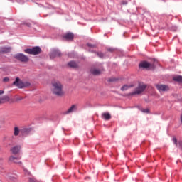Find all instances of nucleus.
<instances>
[{
  "label": "nucleus",
  "mask_w": 182,
  "mask_h": 182,
  "mask_svg": "<svg viewBox=\"0 0 182 182\" xmlns=\"http://www.w3.org/2000/svg\"><path fill=\"white\" fill-rule=\"evenodd\" d=\"M51 92L53 95L62 97L65 96V91H63V85L58 80H54L51 83Z\"/></svg>",
  "instance_id": "nucleus-1"
},
{
  "label": "nucleus",
  "mask_w": 182,
  "mask_h": 182,
  "mask_svg": "<svg viewBox=\"0 0 182 182\" xmlns=\"http://www.w3.org/2000/svg\"><path fill=\"white\" fill-rule=\"evenodd\" d=\"M13 85L16 86L18 89H23V87H29V86H31V82H23L19 79V77H16L15 81L13 82Z\"/></svg>",
  "instance_id": "nucleus-2"
},
{
  "label": "nucleus",
  "mask_w": 182,
  "mask_h": 182,
  "mask_svg": "<svg viewBox=\"0 0 182 182\" xmlns=\"http://www.w3.org/2000/svg\"><path fill=\"white\" fill-rule=\"evenodd\" d=\"M25 53H28V55H39L41 52H42V49L40 48L39 46H36L33 48H27L24 50Z\"/></svg>",
  "instance_id": "nucleus-3"
},
{
  "label": "nucleus",
  "mask_w": 182,
  "mask_h": 182,
  "mask_svg": "<svg viewBox=\"0 0 182 182\" xmlns=\"http://www.w3.org/2000/svg\"><path fill=\"white\" fill-rule=\"evenodd\" d=\"M14 58L23 63H28V62H29V57L25 55L23 53H17L14 55Z\"/></svg>",
  "instance_id": "nucleus-4"
},
{
  "label": "nucleus",
  "mask_w": 182,
  "mask_h": 182,
  "mask_svg": "<svg viewBox=\"0 0 182 182\" xmlns=\"http://www.w3.org/2000/svg\"><path fill=\"white\" fill-rule=\"evenodd\" d=\"M146 87L147 86L145 84L140 83L136 89H135V92H133L130 95L133 96L134 95H140L143 93L144 90H146Z\"/></svg>",
  "instance_id": "nucleus-5"
},
{
  "label": "nucleus",
  "mask_w": 182,
  "mask_h": 182,
  "mask_svg": "<svg viewBox=\"0 0 182 182\" xmlns=\"http://www.w3.org/2000/svg\"><path fill=\"white\" fill-rule=\"evenodd\" d=\"M139 68H144V69H154V65L147 61L140 63Z\"/></svg>",
  "instance_id": "nucleus-6"
},
{
  "label": "nucleus",
  "mask_w": 182,
  "mask_h": 182,
  "mask_svg": "<svg viewBox=\"0 0 182 182\" xmlns=\"http://www.w3.org/2000/svg\"><path fill=\"white\" fill-rule=\"evenodd\" d=\"M156 87L158 89L159 92H168V90H170V87L166 85L157 84Z\"/></svg>",
  "instance_id": "nucleus-7"
},
{
  "label": "nucleus",
  "mask_w": 182,
  "mask_h": 182,
  "mask_svg": "<svg viewBox=\"0 0 182 182\" xmlns=\"http://www.w3.org/2000/svg\"><path fill=\"white\" fill-rule=\"evenodd\" d=\"M21 158L15 157L14 156H11L9 159L10 163H14L15 164H18V166H22V162H21Z\"/></svg>",
  "instance_id": "nucleus-8"
},
{
  "label": "nucleus",
  "mask_w": 182,
  "mask_h": 182,
  "mask_svg": "<svg viewBox=\"0 0 182 182\" xmlns=\"http://www.w3.org/2000/svg\"><path fill=\"white\" fill-rule=\"evenodd\" d=\"M57 56H62V53H60L59 50H53L50 54V59H55Z\"/></svg>",
  "instance_id": "nucleus-9"
},
{
  "label": "nucleus",
  "mask_w": 182,
  "mask_h": 182,
  "mask_svg": "<svg viewBox=\"0 0 182 182\" xmlns=\"http://www.w3.org/2000/svg\"><path fill=\"white\" fill-rule=\"evenodd\" d=\"M77 109V105H73L66 112H64V114H69L70 113H73Z\"/></svg>",
  "instance_id": "nucleus-10"
},
{
  "label": "nucleus",
  "mask_w": 182,
  "mask_h": 182,
  "mask_svg": "<svg viewBox=\"0 0 182 182\" xmlns=\"http://www.w3.org/2000/svg\"><path fill=\"white\" fill-rule=\"evenodd\" d=\"M10 151H11L12 154H18V153L21 151V146H16L12 147L10 149Z\"/></svg>",
  "instance_id": "nucleus-11"
},
{
  "label": "nucleus",
  "mask_w": 182,
  "mask_h": 182,
  "mask_svg": "<svg viewBox=\"0 0 182 182\" xmlns=\"http://www.w3.org/2000/svg\"><path fill=\"white\" fill-rule=\"evenodd\" d=\"M90 73H92V75H94V76H99V75L102 73V70L91 68Z\"/></svg>",
  "instance_id": "nucleus-12"
},
{
  "label": "nucleus",
  "mask_w": 182,
  "mask_h": 182,
  "mask_svg": "<svg viewBox=\"0 0 182 182\" xmlns=\"http://www.w3.org/2000/svg\"><path fill=\"white\" fill-rule=\"evenodd\" d=\"M73 38H75V35L72 33H68L63 36V38L66 41H73Z\"/></svg>",
  "instance_id": "nucleus-13"
},
{
  "label": "nucleus",
  "mask_w": 182,
  "mask_h": 182,
  "mask_svg": "<svg viewBox=\"0 0 182 182\" xmlns=\"http://www.w3.org/2000/svg\"><path fill=\"white\" fill-rule=\"evenodd\" d=\"M102 119H104V120H110L112 119V115H110V113L109 112H104L101 114Z\"/></svg>",
  "instance_id": "nucleus-14"
},
{
  "label": "nucleus",
  "mask_w": 182,
  "mask_h": 182,
  "mask_svg": "<svg viewBox=\"0 0 182 182\" xmlns=\"http://www.w3.org/2000/svg\"><path fill=\"white\" fill-rule=\"evenodd\" d=\"M68 65L70 68H73V69L79 68V65L75 61H70Z\"/></svg>",
  "instance_id": "nucleus-15"
},
{
  "label": "nucleus",
  "mask_w": 182,
  "mask_h": 182,
  "mask_svg": "<svg viewBox=\"0 0 182 182\" xmlns=\"http://www.w3.org/2000/svg\"><path fill=\"white\" fill-rule=\"evenodd\" d=\"M12 48L11 47H2L1 50V53H9Z\"/></svg>",
  "instance_id": "nucleus-16"
},
{
  "label": "nucleus",
  "mask_w": 182,
  "mask_h": 182,
  "mask_svg": "<svg viewBox=\"0 0 182 182\" xmlns=\"http://www.w3.org/2000/svg\"><path fill=\"white\" fill-rule=\"evenodd\" d=\"M6 177L9 180V181L16 182V177L11 176V173H7L6 175Z\"/></svg>",
  "instance_id": "nucleus-17"
},
{
  "label": "nucleus",
  "mask_w": 182,
  "mask_h": 182,
  "mask_svg": "<svg viewBox=\"0 0 182 182\" xmlns=\"http://www.w3.org/2000/svg\"><path fill=\"white\" fill-rule=\"evenodd\" d=\"M173 80L174 82H178L179 83H182V76L181 75H177L173 77Z\"/></svg>",
  "instance_id": "nucleus-18"
},
{
  "label": "nucleus",
  "mask_w": 182,
  "mask_h": 182,
  "mask_svg": "<svg viewBox=\"0 0 182 182\" xmlns=\"http://www.w3.org/2000/svg\"><path fill=\"white\" fill-rule=\"evenodd\" d=\"M6 102H9V97L3 96L1 98V103H6Z\"/></svg>",
  "instance_id": "nucleus-19"
},
{
  "label": "nucleus",
  "mask_w": 182,
  "mask_h": 182,
  "mask_svg": "<svg viewBox=\"0 0 182 182\" xmlns=\"http://www.w3.org/2000/svg\"><path fill=\"white\" fill-rule=\"evenodd\" d=\"M20 132H21V131L19 130V127H14V134L15 136H18Z\"/></svg>",
  "instance_id": "nucleus-20"
},
{
  "label": "nucleus",
  "mask_w": 182,
  "mask_h": 182,
  "mask_svg": "<svg viewBox=\"0 0 182 182\" xmlns=\"http://www.w3.org/2000/svg\"><path fill=\"white\" fill-rule=\"evenodd\" d=\"M133 86H132V85H124V86H122V87H121V90L122 91V92H124V90H127V89H130V87H132Z\"/></svg>",
  "instance_id": "nucleus-21"
},
{
  "label": "nucleus",
  "mask_w": 182,
  "mask_h": 182,
  "mask_svg": "<svg viewBox=\"0 0 182 182\" xmlns=\"http://www.w3.org/2000/svg\"><path fill=\"white\" fill-rule=\"evenodd\" d=\"M30 132H31V129L28 128H23V129H21V133L23 134H28Z\"/></svg>",
  "instance_id": "nucleus-22"
},
{
  "label": "nucleus",
  "mask_w": 182,
  "mask_h": 182,
  "mask_svg": "<svg viewBox=\"0 0 182 182\" xmlns=\"http://www.w3.org/2000/svg\"><path fill=\"white\" fill-rule=\"evenodd\" d=\"M87 46H88V48H90V49H95L96 48V45L90 43H87Z\"/></svg>",
  "instance_id": "nucleus-23"
},
{
  "label": "nucleus",
  "mask_w": 182,
  "mask_h": 182,
  "mask_svg": "<svg viewBox=\"0 0 182 182\" xmlns=\"http://www.w3.org/2000/svg\"><path fill=\"white\" fill-rule=\"evenodd\" d=\"M141 112L143 113H150V109H141Z\"/></svg>",
  "instance_id": "nucleus-24"
},
{
  "label": "nucleus",
  "mask_w": 182,
  "mask_h": 182,
  "mask_svg": "<svg viewBox=\"0 0 182 182\" xmlns=\"http://www.w3.org/2000/svg\"><path fill=\"white\" fill-rule=\"evenodd\" d=\"M3 82H4V83H7V82H9V77H4V78L3 79Z\"/></svg>",
  "instance_id": "nucleus-25"
},
{
  "label": "nucleus",
  "mask_w": 182,
  "mask_h": 182,
  "mask_svg": "<svg viewBox=\"0 0 182 182\" xmlns=\"http://www.w3.org/2000/svg\"><path fill=\"white\" fill-rule=\"evenodd\" d=\"M28 182H36V180L35 178H29Z\"/></svg>",
  "instance_id": "nucleus-26"
},
{
  "label": "nucleus",
  "mask_w": 182,
  "mask_h": 182,
  "mask_svg": "<svg viewBox=\"0 0 182 182\" xmlns=\"http://www.w3.org/2000/svg\"><path fill=\"white\" fill-rule=\"evenodd\" d=\"M97 56H99V58H103L104 55L102 53H97Z\"/></svg>",
  "instance_id": "nucleus-27"
},
{
  "label": "nucleus",
  "mask_w": 182,
  "mask_h": 182,
  "mask_svg": "<svg viewBox=\"0 0 182 182\" xmlns=\"http://www.w3.org/2000/svg\"><path fill=\"white\" fill-rule=\"evenodd\" d=\"M122 5H127V1H122Z\"/></svg>",
  "instance_id": "nucleus-28"
},
{
  "label": "nucleus",
  "mask_w": 182,
  "mask_h": 182,
  "mask_svg": "<svg viewBox=\"0 0 182 182\" xmlns=\"http://www.w3.org/2000/svg\"><path fill=\"white\" fill-rule=\"evenodd\" d=\"M16 100H22V97H18L16 99Z\"/></svg>",
  "instance_id": "nucleus-29"
},
{
  "label": "nucleus",
  "mask_w": 182,
  "mask_h": 182,
  "mask_svg": "<svg viewBox=\"0 0 182 182\" xmlns=\"http://www.w3.org/2000/svg\"><path fill=\"white\" fill-rule=\"evenodd\" d=\"M3 93H4V91H1V95H3Z\"/></svg>",
  "instance_id": "nucleus-30"
},
{
  "label": "nucleus",
  "mask_w": 182,
  "mask_h": 182,
  "mask_svg": "<svg viewBox=\"0 0 182 182\" xmlns=\"http://www.w3.org/2000/svg\"><path fill=\"white\" fill-rule=\"evenodd\" d=\"M108 50H109V52H112V49H108Z\"/></svg>",
  "instance_id": "nucleus-31"
},
{
  "label": "nucleus",
  "mask_w": 182,
  "mask_h": 182,
  "mask_svg": "<svg viewBox=\"0 0 182 182\" xmlns=\"http://www.w3.org/2000/svg\"><path fill=\"white\" fill-rule=\"evenodd\" d=\"M109 82H113V80H109Z\"/></svg>",
  "instance_id": "nucleus-32"
},
{
  "label": "nucleus",
  "mask_w": 182,
  "mask_h": 182,
  "mask_svg": "<svg viewBox=\"0 0 182 182\" xmlns=\"http://www.w3.org/2000/svg\"><path fill=\"white\" fill-rule=\"evenodd\" d=\"M0 95H1V91H0Z\"/></svg>",
  "instance_id": "nucleus-33"
}]
</instances>
